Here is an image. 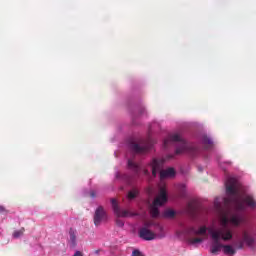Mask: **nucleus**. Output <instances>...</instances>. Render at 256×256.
<instances>
[{
    "label": "nucleus",
    "mask_w": 256,
    "mask_h": 256,
    "mask_svg": "<svg viewBox=\"0 0 256 256\" xmlns=\"http://www.w3.org/2000/svg\"><path fill=\"white\" fill-rule=\"evenodd\" d=\"M139 237L140 239H143L144 241H153L155 239L156 235L153 233V231L149 230L146 227H142L139 230Z\"/></svg>",
    "instance_id": "1a4fd4ad"
},
{
    "label": "nucleus",
    "mask_w": 256,
    "mask_h": 256,
    "mask_svg": "<svg viewBox=\"0 0 256 256\" xmlns=\"http://www.w3.org/2000/svg\"><path fill=\"white\" fill-rule=\"evenodd\" d=\"M139 196V189H137L136 187L132 188L128 194H127V199L128 201H133V199H137V197Z\"/></svg>",
    "instance_id": "f8f14e48"
},
{
    "label": "nucleus",
    "mask_w": 256,
    "mask_h": 256,
    "mask_svg": "<svg viewBox=\"0 0 256 256\" xmlns=\"http://www.w3.org/2000/svg\"><path fill=\"white\" fill-rule=\"evenodd\" d=\"M198 141L201 143L202 148L197 144L187 142L179 133L169 134L162 143L165 154L161 158H154L151 162L153 177H157V173H160L161 180L173 179L177 175L175 168L163 169V166L167 161L175 159V155H183L185 153L192 159L196 157L209 159V151H213L215 141H213L211 135H207L206 133L199 134Z\"/></svg>",
    "instance_id": "f03ea898"
},
{
    "label": "nucleus",
    "mask_w": 256,
    "mask_h": 256,
    "mask_svg": "<svg viewBox=\"0 0 256 256\" xmlns=\"http://www.w3.org/2000/svg\"><path fill=\"white\" fill-rule=\"evenodd\" d=\"M23 233H25V228H21L20 230L14 231L12 236L14 239H19V237H22Z\"/></svg>",
    "instance_id": "dca6fc26"
},
{
    "label": "nucleus",
    "mask_w": 256,
    "mask_h": 256,
    "mask_svg": "<svg viewBox=\"0 0 256 256\" xmlns=\"http://www.w3.org/2000/svg\"><path fill=\"white\" fill-rule=\"evenodd\" d=\"M0 213H5V207L0 205Z\"/></svg>",
    "instance_id": "4be33fe9"
},
{
    "label": "nucleus",
    "mask_w": 256,
    "mask_h": 256,
    "mask_svg": "<svg viewBox=\"0 0 256 256\" xmlns=\"http://www.w3.org/2000/svg\"><path fill=\"white\" fill-rule=\"evenodd\" d=\"M100 251H101V250H95V251H94V255H99Z\"/></svg>",
    "instance_id": "5701e85b"
},
{
    "label": "nucleus",
    "mask_w": 256,
    "mask_h": 256,
    "mask_svg": "<svg viewBox=\"0 0 256 256\" xmlns=\"http://www.w3.org/2000/svg\"><path fill=\"white\" fill-rule=\"evenodd\" d=\"M157 140L153 138L151 132L148 133L146 138L132 135L125 141V148L128 151L125 155L127 159V167L130 171H133L136 175L141 171V167L135 162V157L139 155H147L149 151L155 147Z\"/></svg>",
    "instance_id": "7ed1b4c3"
},
{
    "label": "nucleus",
    "mask_w": 256,
    "mask_h": 256,
    "mask_svg": "<svg viewBox=\"0 0 256 256\" xmlns=\"http://www.w3.org/2000/svg\"><path fill=\"white\" fill-rule=\"evenodd\" d=\"M136 112L138 113V115H145V113H147V109H145V106H143V105H138L135 107V110H131L133 125H139V123H137V121H135V119H137Z\"/></svg>",
    "instance_id": "9d476101"
},
{
    "label": "nucleus",
    "mask_w": 256,
    "mask_h": 256,
    "mask_svg": "<svg viewBox=\"0 0 256 256\" xmlns=\"http://www.w3.org/2000/svg\"><path fill=\"white\" fill-rule=\"evenodd\" d=\"M177 189L180 193V197L185 199V197H187V186L185 184H178Z\"/></svg>",
    "instance_id": "2eb2a0df"
},
{
    "label": "nucleus",
    "mask_w": 256,
    "mask_h": 256,
    "mask_svg": "<svg viewBox=\"0 0 256 256\" xmlns=\"http://www.w3.org/2000/svg\"><path fill=\"white\" fill-rule=\"evenodd\" d=\"M133 178L128 174H122L118 168H115L114 183H124V185H131Z\"/></svg>",
    "instance_id": "6e6552de"
},
{
    "label": "nucleus",
    "mask_w": 256,
    "mask_h": 256,
    "mask_svg": "<svg viewBox=\"0 0 256 256\" xmlns=\"http://www.w3.org/2000/svg\"><path fill=\"white\" fill-rule=\"evenodd\" d=\"M167 201H169V197L167 196V188L162 186L160 187L158 196L154 199L153 205L150 207L152 217H159V215H161L159 207H163L164 203H167Z\"/></svg>",
    "instance_id": "39448f33"
},
{
    "label": "nucleus",
    "mask_w": 256,
    "mask_h": 256,
    "mask_svg": "<svg viewBox=\"0 0 256 256\" xmlns=\"http://www.w3.org/2000/svg\"><path fill=\"white\" fill-rule=\"evenodd\" d=\"M90 197H92V199H95V197H97V192H95V190L90 191Z\"/></svg>",
    "instance_id": "aec40b11"
},
{
    "label": "nucleus",
    "mask_w": 256,
    "mask_h": 256,
    "mask_svg": "<svg viewBox=\"0 0 256 256\" xmlns=\"http://www.w3.org/2000/svg\"><path fill=\"white\" fill-rule=\"evenodd\" d=\"M120 189H121V191H123L125 189V187L121 186Z\"/></svg>",
    "instance_id": "b1692460"
},
{
    "label": "nucleus",
    "mask_w": 256,
    "mask_h": 256,
    "mask_svg": "<svg viewBox=\"0 0 256 256\" xmlns=\"http://www.w3.org/2000/svg\"><path fill=\"white\" fill-rule=\"evenodd\" d=\"M175 215H177V212L173 209H166L162 214L165 219H173Z\"/></svg>",
    "instance_id": "ddd939ff"
},
{
    "label": "nucleus",
    "mask_w": 256,
    "mask_h": 256,
    "mask_svg": "<svg viewBox=\"0 0 256 256\" xmlns=\"http://www.w3.org/2000/svg\"><path fill=\"white\" fill-rule=\"evenodd\" d=\"M155 223H156V222H153V221L145 222V223H144V227H145L146 229H151V227H155Z\"/></svg>",
    "instance_id": "a211bd4d"
},
{
    "label": "nucleus",
    "mask_w": 256,
    "mask_h": 256,
    "mask_svg": "<svg viewBox=\"0 0 256 256\" xmlns=\"http://www.w3.org/2000/svg\"><path fill=\"white\" fill-rule=\"evenodd\" d=\"M111 205H112L114 214L116 215V217H118L116 219V225L118 227L125 226V222L122 219H120V217H137V213L131 212L129 210L121 209V207H119V203L117 202V199L115 198L111 199Z\"/></svg>",
    "instance_id": "423d86ee"
},
{
    "label": "nucleus",
    "mask_w": 256,
    "mask_h": 256,
    "mask_svg": "<svg viewBox=\"0 0 256 256\" xmlns=\"http://www.w3.org/2000/svg\"><path fill=\"white\" fill-rule=\"evenodd\" d=\"M107 221V212L103 206H99L94 213V225L99 227L101 223H105Z\"/></svg>",
    "instance_id": "0eeeda50"
},
{
    "label": "nucleus",
    "mask_w": 256,
    "mask_h": 256,
    "mask_svg": "<svg viewBox=\"0 0 256 256\" xmlns=\"http://www.w3.org/2000/svg\"><path fill=\"white\" fill-rule=\"evenodd\" d=\"M222 171H227V167H231V161L219 162Z\"/></svg>",
    "instance_id": "f3484780"
},
{
    "label": "nucleus",
    "mask_w": 256,
    "mask_h": 256,
    "mask_svg": "<svg viewBox=\"0 0 256 256\" xmlns=\"http://www.w3.org/2000/svg\"><path fill=\"white\" fill-rule=\"evenodd\" d=\"M68 245L70 249H75V247H77V232L73 229L69 230Z\"/></svg>",
    "instance_id": "9b49d317"
},
{
    "label": "nucleus",
    "mask_w": 256,
    "mask_h": 256,
    "mask_svg": "<svg viewBox=\"0 0 256 256\" xmlns=\"http://www.w3.org/2000/svg\"><path fill=\"white\" fill-rule=\"evenodd\" d=\"M145 174H146V175H149V172H148V171H145Z\"/></svg>",
    "instance_id": "393cba45"
},
{
    "label": "nucleus",
    "mask_w": 256,
    "mask_h": 256,
    "mask_svg": "<svg viewBox=\"0 0 256 256\" xmlns=\"http://www.w3.org/2000/svg\"><path fill=\"white\" fill-rule=\"evenodd\" d=\"M154 228L156 229V231L159 233V237L160 239H163L165 237V228L163 227V225L159 224V223H155L154 224Z\"/></svg>",
    "instance_id": "4468645a"
},
{
    "label": "nucleus",
    "mask_w": 256,
    "mask_h": 256,
    "mask_svg": "<svg viewBox=\"0 0 256 256\" xmlns=\"http://www.w3.org/2000/svg\"><path fill=\"white\" fill-rule=\"evenodd\" d=\"M199 171H203V169H202V168H199Z\"/></svg>",
    "instance_id": "a878e982"
},
{
    "label": "nucleus",
    "mask_w": 256,
    "mask_h": 256,
    "mask_svg": "<svg viewBox=\"0 0 256 256\" xmlns=\"http://www.w3.org/2000/svg\"><path fill=\"white\" fill-rule=\"evenodd\" d=\"M225 187L226 196L214 201L222 229L215 231L210 228V252L217 255L223 250L224 255L233 256L237 253L236 249L255 245L256 226L251 224L245 212L247 207L255 211L256 199L253 194H247L245 186L233 176L227 178Z\"/></svg>",
    "instance_id": "f257e3e1"
},
{
    "label": "nucleus",
    "mask_w": 256,
    "mask_h": 256,
    "mask_svg": "<svg viewBox=\"0 0 256 256\" xmlns=\"http://www.w3.org/2000/svg\"><path fill=\"white\" fill-rule=\"evenodd\" d=\"M180 230L176 231V236L179 239H184L188 245H197L199 243H203L202 238H192L191 235H207V231L209 232L207 226H201L198 230L197 228L191 226L186 227L185 224L180 223Z\"/></svg>",
    "instance_id": "20e7f679"
},
{
    "label": "nucleus",
    "mask_w": 256,
    "mask_h": 256,
    "mask_svg": "<svg viewBox=\"0 0 256 256\" xmlns=\"http://www.w3.org/2000/svg\"><path fill=\"white\" fill-rule=\"evenodd\" d=\"M73 256H83V252H81V251H76L75 253H74V255Z\"/></svg>",
    "instance_id": "412c9836"
},
{
    "label": "nucleus",
    "mask_w": 256,
    "mask_h": 256,
    "mask_svg": "<svg viewBox=\"0 0 256 256\" xmlns=\"http://www.w3.org/2000/svg\"><path fill=\"white\" fill-rule=\"evenodd\" d=\"M132 256H144V255H143V253H141V251H139V250H134V251L132 252Z\"/></svg>",
    "instance_id": "6ab92c4d"
}]
</instances>
